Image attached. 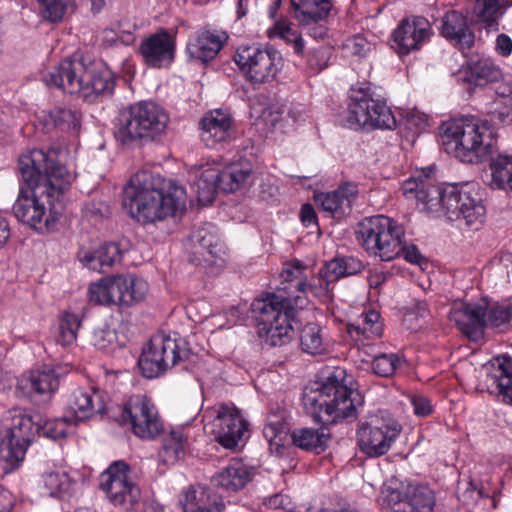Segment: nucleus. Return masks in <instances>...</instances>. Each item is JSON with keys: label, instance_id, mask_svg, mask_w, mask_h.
<instances>
[{"label": "nucleus", "instance_id": "49", "mask_svg": "<svg viewBox=\"0 0 512 512\" xmlns=\"http://www.w3.org/2000/svg\"><path fill=\"white\" fill-rule=\"evenodd\" d=\"M332 56V48L321 45L309 51L307 56V66L311 73L317 74L328 66Z\"/></svg>", "mask_w": 512, "mask_h": 512}, {"label": "nucleus", "instance_id": "55", "mask_svg": "<svg viewBox=\"0 0 512 512\" xmlns=\"http://www.w3.org/2000/svg\"><path fill=\"white\" fill-rule=\"evenodd\" d=\"M77 258L79 262L89 270L104 273V267L102 265V262H100V257H98V252L96 249L94 250H85L80 249Z\"/></svg>", "mask_w": 512, "mask_h": 512}, {"label": "nucleus", "instance_id": "50", "mask_svg": "<svg viewBox=\"0 0 512 512\" xmlns=\"http://www.w3.org/2000/svg\"><path fill=\"white\" fill-rule=\"evenodd\" d=\"M204 493H206V486L202 485L190 486L183 491L180 498L183 512H197Z\"/></svg>", "mask_w": 512, "mask_h": 512}, {"label": "nucleus", "instance_id": "59", "mask_svg": "<svg viewBox=\"0 0 512 512\" xmlns=\"http://www.w3.org/2000/svg\"><path fill=\"white\" fill-rule=\"evenodd\" d=\"M495 50L498 55L508 57L512 54V39L507 34H499L496 38Z\"/></svg>", "mask_w": 512, "mask_h": 512}, {"label": "nucleus", "instance_id": "5", "mask_svg": "<svg viewBox=\"0 0 512 512\" xmlns=\"http://www.w3.org/2000/svg\"><path fill=\"white\" fill-rule=\"evenodd\" d=\"M45 82L66 93H78L92 103L113 95L116 76L102 60L82 56L62 60L46 75Z\"/></svg>", "mask_w": 512, "mask_h": 512}, {"label": "nucleus", "instance_id": "58", "mask_svg": "<svg viewBox=\"0 0 512 512\" xmlns=\"http://www.w3.org/2000/svg\"><path fill=\"white\" fill-rule=\"evenodd\" d=\"M341 262L345 277L356 275L364 269L363 262L354 257H343Z\"/></svg>", "mask_w": 512, "mask_h": 512}, {"label": "nucleus", "instance_id": "29", "mask_svg": "<svg viewBox=\"0 0 512 512\" xmlns=\"http://www.w3.org/2000/svg\"><path fill=\"white\" fill-rule=\"evenodd\" d=\"M252 477L251 469L243 460L233 458L211 478V483L228 492H237L243 489L252 480Z\"/></svg>", "mask_w": 512, "mask_h": 512}, {"label": "nucleus", "instance_id": "32", "mask_svg": "<svg viewBox=\"0 0 512 512\" xmlns=\"http://www.w3.org/2000/svg\"><path fill=\"white\" fill-rule=\"evenodd\" d=\"M381 315L376 310H369L360 316L356 323L347 325V333L351 339L358 345H366L365 340H372L381 337L383 333V323Z\"/></svg>", "mask_w": 512, "mask_h": 512}, {"label": "nucleus", "instance_id": "47", "mask_svg": "<svg viewBox=\"0 0 512 512\" xmlns=\"http://www.w3.org/2000/svg\"><path fill=\"white\" fill-rule=\"evenodd\" d=\"M69 421L66 417L41 421L40 434L52 440L65 438L68 433Z\"/></svg>", "mask_w": 512, "mask_h": 512}, {"label": "nucleus", "instance_id": "22", "mask_svg": "<svg viewBox=\"0 0 512 512\" xmlns=\"http://www.w3.org/2000/svg\"><path fill=\"white\" fill-rule=\"evenodd\" d=\"M201 141L208 148L223 147L235 139V124L231 113L224 109L211 110L199 122Z\"/></svg>", "mask_w": 512, "mask_h": 512}, {"label": "nucleus", "instance_id": "44", "mask_svg": "<svg viewBox=\"0 0 512 512\" xmlns=\"http://www.w3.org/2000/svg\"><path fill=\"white\" fill-rule=\"evenodd\" d=\"M306 269L307 266L303 264L302 261L295 259L285 265L281 276L286 282L295 283L294 287L299 292L306 293L308 290L310 291V282H307L306 277L304 276V271Z\"/></svg>", "mask_w": 512, "mask_h": 512}, {"label": "nucleus", "instance_id": "19", "mask_svg": "<svg viewBox=\"0 0 512 512\" xmlns=\"http://www.w3.org/2000/svg\"><path fill=\"white\" fill-rule=\"evenodd\" d=\"M401 432L396 421L381 423L380 426L362 424L357 430V444L361 452L368 457L385 455Z\"/></svg>", "mask_w": 512, "mask_h": 512}, {"label": "nucleus", "instance_id": "62", "mask_svg": "<svg viewBox=\"0 0 512 512\" xmlns=\"http://www.w3.org/2000/svg\"><path fill=\"white\" fill-rule=\"evenodd\" d=\"M14 497L12 493L0 485V512H12Z\"/></svg>", "mask_w": 512, "mask_h": 512}, {"label": "nucleus", "instance_id": "15", "mask_svg": "<svg viewBox=\"0 0 512 512\" xmlns=\"http://www.w3.org/2000/svg\"><path fill=\"white\" fill-rule=\"evenodd\" d=\"M233 60L244 78L252 84L271 82L282 67V56L272 46H240Z\"/></svg>", "mask_w": 512, "mask_h": 512}, {"label": "nucleus", "instance_id": "14", "mask_svg": "<svg viewBox=\"0 0 512 512\" xmlns=\"http://www.w3.org/2000/svg\"><path fill=\"white\" fill-rule=\"evenodd\" d=\"M131 467L124 460L113 461L98 477V488L110 504L132 511L139 503L141 490L131 479Z\"/></svg>", "mask_w": 512, "mask_h": 512}, {"label": "nucleus", "instance_id": "20", "mask_svg": "<svg viewBox=\"0 0 512 512\" xmlns=\"http://www.w3.org/2000/svg\"><path fill=\"white\" fill-rule=\"evenodd\" d=\"M138 54L149 68H168L176 57V37L161 28L141 41Z\"/></svg>", "mask_w": 512, "mask_h": 512}, {"label": "nucleus", "instance_id": "56", "mask_svg": "<svg viewBox=\"0 0 512 512\" xmlns=\"http://www.w3.org/2000/svg\"><path fill=\"white\" fill-rule=\"evenodd\" d=\"M414 414L420 417H427L433 413V405L427 397L414 395L411 398Z\"/></svg>", "mask_w": 512, "mask_h": 512}, {"label": "nucleus", "instance_id": "57", "mask_svg": "<svg viewBox=\"0 0 512 512\" xmlns=\"http://www.w3.org/2000/svg\"><path fill=\"white\" fill-rule=\"evenodd\" d=\"M223 502V498L216 491H214L210 487H206V493H204L202 500L199 504V510L197 512L203 511L205 508H209L210 506H216Z\"/></svg>", "mask_w": 512, "mask_h": 512}, {"label": "nucleus", "instance_id": "45", "mask_svg": "<svg viewBox=\"0 0 512 512\" xmlns=\"http://www.w3.org/2000/svg\"><path fill=\"white\" fill-rule=\"evenodd\" d=\"M221 176V169L217 167H208L204 169L198 180V188L203 194H207L205 200L211 203L215 194L219 191V179Z\"/></svg>", "mask_w": 512, "mask_h": 512}, {"label": "nucleus", "instance_id": "60", "mask_svg": "<svg viewBox=\"0 0 512 512\" xmlns=\"http://www.w3.org/2000/svg\"><path fill=\"white\" fill-rule=\"evenodd\" d=\"M300 220L305 227L318 225L317 214L310 203H305L300 209Z\"/></svg>", "mask_w": 512, "mask_h": 512}, {"label": "nucleus", "instance_id": "13", "mask_svg": "<svg viewBox=\"0 0 512 512\" xmlns=\"http://www.w3.org/2000/svg\"><path fill=\"white\" fill-rule=\"evenodd\" d=\"M147 291L148 284L141 278L130 274L114 275L90 284L88 298L94 304L127 308L143 301Z\"/></svg>", "mask_w": 512, "mask_h": 512}, {"label": "nucleus", "instance_id": "6", "mask_svg": "<svg viewBox=\"0 0 512 512\" xmlns=\"http://www.w3.org/2000/svg\"><path fill=\"white\" fill-rule=\"evenodd\" d=\"M356 239L369 255L382 261L402 256L411 264L421 266L427 263L415 244H406L404 227L391 217L375 215L364 218L358 224Z\"/></svg>", "mask_w": 512, "mask_h": 512}, {"label": "nucleus", "instance_id": "3", "mask_svg": "<svg viewBox=\"0 0 512 512\" xmlns=\"http://www.w3.org/2000/svg\"><path fill=\"white\" fill-rule=\"evenodd\" d=\"M403 195L415 199L421 211L443 212L451 221H462L473 230H478L484 222L486 208L481 200L472 196L464 187L450 185L440 188L428 174L411 176L401 184Z\"/></svg>", "mask_w": 512, "mask_h": 512}, {"label": "nucleus", "instance_id": "28", "mask_svg": "<svg viewBox=\"0 0 512 512\" xmlns=\"http://www.w3.org/2000/svg\"><path fill=\"white\" fill-rule=\"evenodd\" d=\"M460 73L465 83L475 87L496 83L503 76L500 67L492 58L480 54L469 56Z\"/></svg>", "mask_w": 512, "mask_h": 512}, {"label": "nucleus", "instance_id": "8", "mask_svg": "<svg viewBox=\"0 0 512 512\" xmlns=\"http://www.w3.org/2000/svg\"><path fill=\"white\" fill-rule=\"evenodd\" d=\"M166 110L153 101H139L124 107L117 118L114 137L124 147H131L143 139H155L168 126Z\"/></svg>", "mask_w": 512, "mask_h": 512}, {"label": "nucleus", "instance_id": "54", "mask_svg": "<svg viewBox=\"0 0 512 512\" xmlns=\"http://www.w3.org/2000/svg\"><path fill=\"white\" fill-rule=\"evenodd\" d=\"M405 130H407V136L412 137L419 135L427 127V118L424 114L409 113L403 122Z\"/></svg>", "mask_w": 512, "mask_h": 512}, {"label": "nucleus", "instance_id": "23", "mask_svg": "<svg viewBox=\"0 0 512 512\" xmlns=\"http://www.w3.org/2000/svg\"><path fill=\"white\" fill-rule=\"evenodd\" d=\"M487 303H471L467 301L454 302L449 318L458 330L472 341L483 338L486 322Z\"/></svg>", "mask_w": 512, "mask_h": 512}, {"label": "nucleus", "instance_id": "35", "mask_svg": "<svg viewBox=\"0 0 512 512\" xmlns=\"http://www.w3.org/2000/svg\"><path fill=\"white\" fill-rule=\"evenodd\" d=\"M295 18L300 22H318L328 17L331 0H290Z\"/></svg>", "mask_w": 512, "mask_h": 512}, {"label": "nucleus", "instance_id": "36", "mask_svg": "<svg viewBox=\"0 0 512 512\" xmlns=\"http://www.w3.org/2000/svg\"><path fill=\"white\" fill-rule=\"evenodd\" d=\"M407 512H433L435 497L433 491L419 483L407 484L404 491Z\"/></svg>", "mask_w": 512, "mask_h": 512}, {"label": "nucleus", "instance_id": "17", "mask_svg": "<svg viewBox=\"0 0 512 512\" xmlns=\"http://www.w3.org/2000/svg\"><path fill=\"white\" fill-rule=\"evenodd\" d=\"M433 30L427 18L411 15L403 18L391 33L390 46L402 59L419 51L430 41Z\"/></svg>", "mask_w": 512, "mask_h": 512}, {"label": "nucleus", "instance_id": "43", "mask_svg": "<svg viewBox=\"0 0 512 512\" xmlns=\"http://www.w3.org/2000/svg\"><path fill=\"white\" fill-rule=\"evenodd\" d=\"M401 362V357L396 353H380L372 359L371 370L379 377L388 378L395 374Z\"/></svg>", "mask_w": 512, "mask_h": 512}, {"label": "nucleus", "instance_id": "61", "mask_svg": "<svg viewBox=\"0 0 512 512\" xmlns=\"http://www.w3.org/2000/svg\"><path fill=\"white\" fill-rule=\"evenodd\" d=\"M383 503L392 507L405 499L404 492L397 488L386 487L383 492Z\"/></svg>", "mask_w": 512, "mask_h": 512}, {"label": "nucleus", "instance_id": "31", "mask_svg": "<svg viewBox=\"0 0 512 512\" xmlns=\"http://www.w3.org/2000/svg\"><path fill=\"white\" fill-rule=\"evenodd\" d=\"M161 447L158 456L166 465H174L183 460L190 451L188 435L182 428L171 429L168 433H161Z\"/></svg>", "mask_w": 512, "mask_h": 512}, {"label": "nucleus", "instance_id": "39", "mask_svg": "<svg viewBox=\"0 0 512 512\" xmlns=\"http://www.w3.org/2000/svg\"><path fill=\"white\" fill-rule=\"evenodd\" d=\"M300 345L303 352L307 354H323L326 348L321 327L315 323L306 324L300 331Z\"/></svg>", "mask_w": 512, "mask_h": 512}, {"label": "nucleus", "instance_id": "7", "mask_svg": "<svg viewBox=\"0 0 512 512\" xmlns=\"http://www.w3.org/2000/svg\"><path fill=\"white\" fill-rule=\"evenodd\" d=\"M354 390L345 383V371L335 368L314 390L304 392L302 404L305 413L323 426L346 418L356 417L352 395Z\"/></svg>", "mask_w": 512, "mask_h": 512}, {"label": "nucleus", "instance_id": "42", "mask_svg": "<svg viewBox=\"0 0 512 512\" xmlns=\"http://www.w3.org/2000/svg\"><path fill=\"white\" fill-rule=\"evenodd\" d=\"M43 487L51 497H60L68 492L71 479L64 471H51L42 476Z\"/></svg>", "mask_w": 512, "mask_h": 512}, {"label": "nucleus", "instance_id": "46", "mask_svg": "<svg viewBox=\"0 0 512 512\" xmlns=\"http://www.w3.org/2000/svg\"><path fill=\"white\" fill-rule=\"evenodd\" d=\"M50 118L55 126L62 129L76 131L80 127L79 113L69 108L55 107L50 112Z\"/></svg>", "mask_w": 512, "mask_h": 512}, {"label": "nucleus", "instance_id": "51", "mask_svg": "<svg viewBox=\"0 0 512 512\" xmlns=\"http://www.w3.org/2000/svg\"><path fill=\"white\" fill-rule=\"evenodd\" d=\"M93 345L101 351L109 352L117 346V334L110 328L95 330L92 336Z\"/></svg>", "mask_w": 512, "mask_h": 512}, {"label": "nucleus", "instance_id": "21", "mask_svg": "<svg viewBox=\"0 0 512 512\" xmlns=\"http://www.w3.org/2000/svg\"><path fill=\"white\" fill-rule=\"evenodd\" d=\"M228 39L226 31L202 27L189 35L185 54L189 61L207 65L216 58Z\"/></svg>", "mask_w": 512, "mask_h": 512}, {"label": "nucleus", "instance_id": "27", "mask_svg": "<svg viewBox=\"0 0 512 512\" xmlns=\"http://www.w3.org/2000/svg\"><path fill=\"white\" fill-rule=\"evenodd\" d=\"M357 195L358 188L355 184L344 183L333 191L315 192L313 199L316 206L327 216L339 220L350 214Z\"/></svg>", "mask_w": 512, "mask_h": 512}, {"label": "nucleus", "instance_id": "52", "mask_svg": "<svg viewBox=\"0 0 512 512\" xmlns=\"http://www.w3.org/2000/svg\"><path fill=\"white\" fill-rule=\"evenodd\" d=\"M98 257L104 267V270L111 268L115 262L120 261L121 251L119 245L113 242L104 243L97 249Z\"/></svg>", "mask_w": 512, "mask_h": 512}, {"label": "nucleus", "instance_id": "41", "mask_svg": "<svg viewBox=\"0 0 512 512\" xmlns=\"http://www.w3.org/2000/svg\"><path fill=\"white\" fill-rule=\"evenodd\" d=\"M80 325L81 319L78 314L65 311L59 320L58 343L64 347L74 343Z\"/></svg>", "mask_w": 512, "mask_h": 512}, {"label": "nucleus", "instance_id": "18", "mask_svg": "<svg viewBox=\"0 0 512 512\" xmlns=\"http://www.w3.org/2000/svg\"><path fill=\"white\" fill-rule=\"evenodd\" d=\"M215 417L211 422L215 440L226 449H234L249 432V423L234 405L221 403L214 408Z\"/></svg>", "mask_w": 512, "mask_h": 512}, {"label": "nucleus", "instance_id": "53", "mask_svg": "<svg viewBox=\"0 0 512 512\" xmlns=\"http://www.w3.org/2000/svg\"><path fill=\"white\" fill-rule=\"evenodd\" d=\"M44 7V17L51 22L62 20L66 10V0H37Z\"/></svg>", "mask_w": 512, "mask_h": 512}, {"label": "nucleus", "instance_id": "26", "mask_svg": "<svg viewBox=\"0 0 512 512\" xmlns=\"http://www.w3.org/2000/svg\"><path fill=\"white\" fill-rule=\"evenodd\" d=\"M478 389L501 397L504 403L512 406V357L502 355L495 358Z\"/></svg>", "mask_w": 512, "mask_h": 512}, {"label": "nucleus", "instance_id": "33", "mask_svg": "<svg viewBox=\"0 0 512 512\" xmlns=\"http://www.w3.org/2000/svg\"><path fill=\"white\" fill-rule=\"evenodd\" d=\"M342 277H345L341 258H334L320 268L318 276L310 281V291L317 297L327 296L333 289L334 284Z\"/></svg>", "mask_w": 512, "mask_h": 512}, {"label": "nucleus", "instance_id": "25", "mask_svg": "<svg viewBox=\"0 0 512 512\" xmlns=\"http://www.w3.org/2000/svg\"><path fill=\"white\" fill-rule=\"evenodd\" d=\"M440 35L456 49L464 52L475 44L472 20L461 11L449 9L441 17Z\"/></svg>", "mask_w": 512, "mask_h": 512}, {"label": "nucleus", "instance_id": "64", "mask_svg": "<svg viewBox=\"0 0 512 512\" xmlns=\"http://www.w3.org/2000/svg\"><path fill=\"white\" fill-rule=\"evenodd\" d=\"M287 497L282 494H275L265 500V505L272 509H286Z\"/></svg>", "mask_w": 512, "mask_h": 512}, {"label": "nucleus", "instance_id": "2", "mask_svg": "<svg viewBox=\"0 0 512 512\" xmlns=\"http://www.w3.org/2000/svg\"><path fill=\"white\" fill-rule=\"evenodd\" d=\"M444 150L463 163L490 161L491 186L512 190V153L497 151L496 128L487 121L463 118L444 126L441 135Z\"/></svg>", "mask_w": 512, "mask_h": 512}, {"label": "nucleus", "instance_id": "48", "mask_svg": "<svg viewBox=\"0 0 512 512\" xmlns=\"http://www.w3.org/2000/svg\"><path fill=\"white\" fill-rule=\"evenodd\" d=\"M512 319V305L495 304L489 306L487 304L486 322L487 327L498 328Z\"/></svg>", "mask_w": 512, "mask_h": 512}, {"label": "nucleus", "instance_id": "12", "mask_svg": "<svg viewBox=\"0 0 512 512\" xmlns=\"http://www.w3.org/2000/svg\"><path fill=\"white\" fill-rule=\"evenodd\" d=\"M187 343L180 337H172L164 332L151 336L142 349L138 359V367L147 379L162 375L168 368L188 357Z\"/></svg>", "mask_w": 512, "mask_h": 512}, {"label": "nucleus", "instance_id": "24", "mask_svg": "<svg viewBox=\"0 0 512 512\" xmlns=\"http://www.w3.org/2000/svg\"><path fill=\"white\" fill-rule=\"evenodd\" d=\"M64 374L63 366L44 364L31 370L27 376H23L18 382V387L31 399L38 396L50 399L58 390L60 379Z\"/></svg>", "mask_w": 512, "mask_h": 512}, {"label": "nucleus", "instance_id": "40", "mask_svg": "<svg viewBox=\"0 0 512 512\" xmlns=\"http://www.w3.org/2000/svg\"><path fill=\"white\" fill-rule=\"evenodd\" d=\"M270 37H278L287 44H291L296 55H302L304 52L305 43L301 34L297 30L292 29L286 21H276L271 29Z\"/></svg>", "mask_w": 512, "mask_h": 512}, {"label": "nucleus", "instance_id": "34", "mask_svg": "<svg viewBox=\"0 0 512 512\" xmlns=\"http://www.w3.org/2000/svg\"><path fill=\"white\" fill-rule=\"evenodd\" d=\"M292 443L305 451L320 454L328 447L330 439L329 434L324 433L323 429L315 428H296L291 433Z\"/></svg>", "mask_w": 512, "mask_h": 512}, {"label": "nucleus", "instance_id": "4", "mask_svg": "<svg viewBox=\"0 0 512 512\" xmlns=\"http://www.w3.org/2000/svg\"><path fill=\"white\" fill-rule=\"evenodd\" d=\"M123 204L140 223H155L186 210V191L149 170L136 172L125 185Z\"/></svg>", "mask_w": 512, "mask_h": 512}, {"label": "nucleus", "instance_id": "9", "mask_svg": "<svg viewBox=\"0 0 512 512\" xmlns=\"http://www.w3.org/2000/svg\"><path fill=\"white\" fill-rule=\"evenodd\" d=\"M346 126L353 130L397 127L396 118L386 99L369 82L353 85L349 90Z\"/></svg>", "mask_w": 512, "mask_h": 512}, {"label": "nucleus", "instance_id": "1", "mask_svg": "<svg viewBox=\"0 0 512 512\" xmlns=\"http://www.w3.org/2000/svg\"><path fill=\"white\" fill-rule=\"evenodd\" d=\"M18 166L22 183L12 207L14 216L35 231L55 230L71 174L59 163L55 149H33L19 158Z\"/></svg>", "mask_w": 512, "mask_h": 512}, {"label": "nucleus", "instance_id": "10", "mask_svg": "<svg viewBox=\"0 0 512 512\" xmlns=\"http://www.w3.org/2000/svg\"><path fill=\"white\" fill-rule=\"evenodd\" d=\"M256 333L265 344L276 347L288 343L293 331L292 320L296 310L291 301L275 293L252 303Z\"/></svg>", "mask_w": 512, "mask_h": 512}, {"label": "nucleus", "instance_id": "16", "mask_svg": "<svg viewBox=\"0 0 512 512\" xmlns=\"http://www.w3.org/2000/svg\"><path fill=\"white\" fill-rule=\"evenodd\" d=\"M120 418L123 425H129L133 434L143 440H153L164 430L157 407L146 395L130 396Z\"/></svg>", "mask_w": 512, "mask_h": 512}, {"label": "nucleus", "instance_id": "30", "mask_svg": "<svg viewBox=\"0 0 512 512\" xmlns=\"http://www.w3.org/2000/svg\"><path fill=\"white\" fill-rule=\"evenodd\" d=\"M189 241L194 248V254L200 255L205 261H211L219 257L223 251V243L218 234V228L205 223L199 227H194Z\"/></svg>", "mask_w": 512, "mask_h": 512}, {"label": "nucleus", "instance_id": "11", "mask_svg": "<svg viewBox=\"0 0 512 512\" xmlns=\"http://www.w3.org/2000/svg\"><path fill=\"white\" fill-rule=\"evenodd\" d=\"M42 416L39 413L26 414L13 409L3 420V436L0 441V458L11 469L24 460L28 447L40 434Z\"/></svg>", "mask_w": 512, "mask_h": 512}, {"label": "nucleus", "instance_id": "37", "mask_svg": "<svg viewBox=\"0 0 512 512\" xmlns=\"http://www.w3.org/2000/svg\"><path fill=\"white\" fill-rule=\"evenodd\" d=\"M94 396L95 392L91 393L82 388L76 389L72 393L69 400V408L77 421H82L94 414L96 411ZM100 410L101 408L97 409V411Z\"/></svg>", "mask_w": 512, "mask_h": 512}, {"label": "nucleus", "instance_id": "63", "mask_svg": "<svg viewBox=\"0 0 512 512\" xmlns=\"http://www.w3.org/2000/svg\"><path fill=\"white\" fill-rule=\"evenodd\" d=\"M388 278V273L383 272L378 269L370 270L369 275L367 277L368 284L371 288L377 289L383 283L386 282Z\"/></svg>", "mask_w": 512, "mask_h": 512}, {"label": "nucleus", "instance_id": "38", "mask_svg": "<svg viewBox=\"0 0 512 512\" xmlns=\"http://www.w3.org/2000/svg\"><path fill=\"white\" fill-rule=\"evenodd\" d=\"M250 176L249 169H243L241 165L232 163L221 169L219 179V191L232 193L238 190Z\"/></svg>", "mask_w": 512, "mask_h": 512}]
</instances>
